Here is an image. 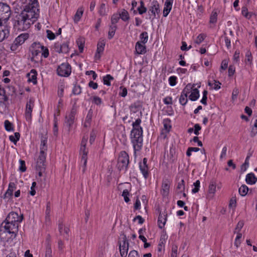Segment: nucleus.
<instances>
[{"label": "nucleus", "mask_w": 257, "mask_h": 257, "mask_svg": "<svg viewBox=\"0 0 257 257\" xmlns=\"http://www.w3.org/2000/svg\"><path fill=\"white\" fill-rule=\"evenodd\" d=\"M113 78L112 76H111L109 74H107L103 77V83H104V84L106 85L107 86H110L111 84L110 81L111 80H113Z\"/></svg>", "instance_id": "41"}, {"label": "nucleus", "mask_w": 257, "mask_h": 257, "mask_svg": "<svg viewBox=\"0 0 257 257\" xmlns=\"http://www.w3.org/2000/svg\"><path fill=\"white\" fill-rule=\"evenodd\" d=\"M38 5L37 1L34 0L31 4L26 5L21 12L27 20L30 21L32 24L36 21L39 16Z\"/></svg>", "instance_id": "2"}, {"label": "nucleus", "mask_w": 257, "mask_h": 257, "mask_svg": "<svg viewBox=\"0 0 257 257\" xmlns=\"http://www.w3.org/2000/svg\"><path fill=\"white\" fill-rule=\"evenodd\" d=\"M92 101L96 105H100L102 103L101 99L98 96H94Z\"/></svg>", "instance_id": "62"}, {"label": "nucleus", "mask_w": 257, "mask_h": 257, "mask_svg": "<svg viewBox=\"0 0 257 257\" xmlns=\"http://www.w3.org/2000/svg\"><path fill=\"white\" fill-rule=\"evenodd\" d=\"M200 181L199 180H197L195 183H194V188L192 190V192L193 193H196L198 192L200 187Z\"/></svg>", "instance_id": "51"}, {"label": "nucleus", "mask_w": 257, "mask_h": 257, "mask_svg": "<svg viewBox=\"0 0 257 257\" xmlns=\"http://www.w3.org/2000/svg\"><path fill=\"white\" fill-rule=\"evenodd\" d=\"M141 106L140 102L138 101L132 104L130 106V108L132 111L135 113L140 109Z\"/></svg>", "instance_id": "34"}, {"label": "nucleus", "mask_w": 257, "mask_h": 257, "mask_svg": "<svg viewBox=\"0 0 257 257\" xmlns=\"http://www.w3.org/2000/svg\"><path fill=\"white\" fill-rule=\"evenodd\" d=\"M245 57H246L245 59V64L251 66V65L252 64V57L251 56V53L250 51L248 50L246 52Z\"/></svg>", "instance_id": "35"}, {"label": "nucleus", "mask_w": 257, "mask_h": 257, "mask_svg": "<svg viewBox=\"0 0 257 257\" xmlns=\"http://www.w3.org/2000/svg\"><path fill=\"white\" fill-rule=\"evenodd\" d=\"M11 11L10 6L7 4L0 3V25L2 21H7L10 17Z\"/></svg>", "instance_id": "8"}, {"label": "nucleus", "mask_w": 257, "mask_h": 257, "mask_svg": "<svg viewBox=\"0 0 257 257\" xmlns=\"http://www.w3.org/2000/svg\"><path fill=\"white\" fill-rule=\"evenodd\" d=\"M149 11H150L152 15L154 16V18H156V15L160 13V6L158 2L154 0L151 4V6L149 8Z\"/></svg>", "instance_id": "14"}, {"label": "nucleus", "mask_w": 257, "mask_h": 257, "mask_svg": "<svg viewBox=\"0 0 257 257\" xmlns=\"http://www.w3.org/2000/svg\"><path fill=\"white\" fill-rule=\"evenodd\" d=\"M98 12H99V14L101 16H104L105 15L106 11H105V5L104 4H101L100 5Z\"/></svg>", "instance_id": "57"}, {"label": "nucleus", "mask_w": 257, "mask_h": 257, "mask_svg": "<svg viewBox=\"0 0 257 257\" xmlns=\"http://www.w3.org/2000/svg\"><path fill=\"white\" fill-rule=\"evenodd\" d=\"M129 156L125 151H121L119 153L117 160V167L119 171H126L129 164Z\"/></svg>", "instance_id": "5"}, {"label": "nucleus", "mask_w": 257, "mask_h": 257, "mask_svg": "<svg viewBox=\"0 0 257 257\" xmlns=\"http://www.w3.org/2000/svg\"><path fill=\"white\" fill-rule=\"evenodd\" d=\"M47 37L48 39L52 40L55 39V35L50 30H47Z\"/></svg>", "instance_id": "60"}, {"label": "nucleus", "mask_w": 257, "mask_h": 257, "mask_svg": "<svg viewBox=\"0 0 257 257\" xmlns=\"http://www.w3.org/2000/svg\"><path fill=\"white\" fill-rule=\"evenodd\" d=\"M249 157H250L249 156H247L245 159L244 163L241 165V168H240L241 172H243L245 171L247 169V167H248V166H249V161L248 160H249Z\"/></svg>", "instance_id": "42"}, {"label": "nucleus", "mask_w": 257, "mask_h": 257, "mask_svg": "<svg viewBox=\"0 0 257 257\" xmlns=\"http://www.w3.org/2000/svg\"><path fill=\"white\" fill-rule=\"evenodd\" d=\"M20 166L19 167V170L22 172H24L26 170V167L25 165V162L22 160H20L19 161Z\"/></svg>", "instance_id": "55"}, {"label": "nucleus", "mask_w": 257, "mask_h": 257, "mask_svg": "<svg viewBox=\"0 0 257 257\" xmlns=\"http://www.w3.org/2000/svg\"><path fill=\"white\" fill-rule=\"evenodd\" d=\"M177 247L173 246L172 248V253L171 257H177Z\"/></svg>", "instance_id": "64"}, {"label": "nucleus", "mask_w": 257, "mask_h": 257, "mask_svg": "<svg viewBox=\"0 0 257 257\" xmlns=\"http://www.w3.org/2000/svg\"><path fill=\"white\" fill-rule=\"evenodd\" d=\"M72 92L74 95L80 94L81 92V88L80 85H75Z\"/></svg>", "instance_id": "48"}, {"label": "nucleus", "mask_w": 257, "mask_h": 257, "mask_svg": "<svg viewBox=\"0 0 257 257\" xmlns=\"http://www.w3.org/2000/svg\"><path fill=\"white\" fill-rule=\"evenodd\" d=\"M237 235L235 240L234 244L237 247H238L241 243L240 238L242 237V234L240 232H237Z\"/></svg>", "instance_id": "50"}, {"label": "nucleus", "mask_w": 257, "mask_h": 257, "mask_svg": "<svg viewBox=\"0 0 257 257\" xmlns=\"http://www.w3.org/2000/svg\"><path fill=\"white\" fill-rule=\"evenodd\" d=\"M23 214L19 215L15 212H11L7 215L5 220L2 222L1 227H4L5 231L14 235V237L17 235L19 230V224L22 221Z\"/></svg>", "instance_id": "1"}, {"label": "nucleus", "mask_w": 257, "mask_h": 257, "mask_svg": "<svg viewBox=\"0 0 257 257\" xmlns=\"http://www.w3.org/2000/svg\"><path fill=\"white\" fill-rule=\"evenodd\" d=\"M169 162L170 163H174L177 159L175 148L172 147L170 149L169 153L168 155Z\"/></svg>", "instance_id": "28"}, {"label": "nucleus", "mask_w": 257, "mask_h": 257, "mask_svg": "<svg viewBox=\"0 0 257 257\" xmlns=\"http://www.w3.org/2000/svg\"><path fill=\"white\" fill-rule=\"evenodd\" d=\"M32 59H33L35 57H37L40 53H41V49L38 48H35L33 47V44L32 45Z\"/></svg>", "instance_id": "44"}, {"label": "nucleus", "mask_w": 257, "mask_h": 257, "mask_svg": "<svg viewBox=\"0 0 257 257\" xmlns=\"http://www.w3.org/2000/svg\"><path fill=\"white\" fill-rule=\"evenodd\" d=\"M76 111V109L72 108L69 116L66 117L65 124L69 129L74 123Z\"/></svg>", "instance_id": "16"}, {"label": "nucleus", "mask_w": 257, "mask_h": 257, "mask_svg": "<svg viewBox=\"0 0 257 257\" xmlns=\"http://www.w3.org/2000/svg\"><path fill=\"white\" fill-rule=\"evenodd\" d=\"M206 35L204 34H200L197 37L196 40L195 41V43L197 44H200L202 43L205 38H206Z\"/></svg>", "instance_id": "46"}, {"label": "nucleus", "mask_w": 257, "mask_h": 257, "mask_svg": "<svg viewBox=\"0 0 257 257\" xmlns=\"http://www.w3.org/2000/svg\"><path fill=\"white\" fill-rule=\"evenodd\" d=\"M169 82L171 86H175L177 83V77L175 76L170 77L169 78Z\"/></svg>", "instance_id": "56"}, {"label": "nucleus", "mask_w": 257, "mask_h": 257, "mask_svg": "<svg viewBox=\"0 0 257 257\" xmlns=\"http://www.w3.org/2000/svg\"><path fill=\"white\" fill-rule=\"evenodd\" d=\"M132 143L133 144V148L135 154L137 151H140L142 147L143 144V128L142 127H138V128H133L131 134Z\"/></svg>", "instance_id": "3"}, {"label": "nucleus", "mask_w": 257, "mask_h": 257, "mask_svg": "<svg viewBox=\"0 0 257 257\" xmlns=\"http://www.w3.org/2000/svg\"><path fill=\"white\" fill-rule=\"evenodd\" d=\"M45 257H52L51 245L47 243L46 248Z\"/></svg>", "instance_id": "47"}, {"label": "nucleus", "mask_w": 257, "mask_h": 257, "mask_svg": "<svg viewBox=\"0 0 257 257\" xmlns=\"http://www.w3.org/2000/svg\"><path fill=\"white\" fill-rule=\"evenodd\" d=\"M140 38L142 40L141 43L146 44L148 40V35L147 32H144L140 35Z\"/></svg>", "instance_id": "45"}, {"label": "nucleus", "mask_w": 257, "mask_h": 257, "mask_svg": "<svg viewBox=\"0 0 257 257\" xmlns=\"http://www.w3.org/2000/svg\"><path fill=\"white\" fill-rule=\"evenodd\" d=\"M119 88L121 90V91L119 92V95L123 97H125L127 93V89L123 86H120Z\"/></svg>", "instance_id": "58"}, {"label": "nucleus", "mask_w": 257, "mask_h": 257, "mask_svg": "<svg viewBox=\"0 0 257 257\" xmlns=\"http://www.w3.org/2000/svg\"><path fill=\"white\" fill-rule=\"evenodd\" d=\"M15 136H10L9 137V139L10 140L14 143V144L16 145L18 141L20 139V134L19 133H15Z\"/></svg>", "instance_id": "40"}, {"label": "nucleus", "mask_w": 257, "mask_h": 257, "mask_svg": "<svg viewBox=\"0 0 257 257\" xmlns=\"http://www.w3.org/2000/svg\"><path fill=\"white\" fill-rule=\"evenodd\" d=\"M57 74L60 76L67 77L71 72V66L68 63H64L58 66Z\"/></svg>", "instance_id": "9"}, {"label": "nucleus", "mask_w": 257, "mask_h": 257, "mask_svg": "<svg viewBox=\"0 0 257 257\" xmlns=\"http://www.w3.org/2000/svg\"><path fill=\"white\" fill-rule=\"evenodd\" d=\"M5 127L6 131L8 132L14 131L13 124L8 120H6L4 122Z\"/></svg>", "instance_id": "38"}, {"label": "nucleus", "mask_w": 257, "mask_h": 257, "mask_svg": "<svg viewBox=\"0 0 257 257\" xmlns=\"http://www.w3.org/2000/svg\"><path fill=\"white\" fill-rule=\"evenodd\" d=\"M147 161V159L145 158L143 159V163H140V169L145 179H147L149 176Z\"/></svg>", "instance_id": "17"}, {"label": "nucleus", "mask_w": 257, "mask_h": 257, "mask_svg": "<svg viewBox=\"0 0 257 257\" xmlns=\"http://www.w3.org/2000/svg\"><path fill=\"white\" fill-rule=\"evenodd\" d=\"M129 195V192L127 189H125L123 191L122 196L123 197L125 202H128L130 201V199L128 198Z\"/></svg>", "instance_id": "53"}, {"label": "nucleus", "mask_w": 257, "mask_h": 257, "mask_svg": "<svg viewBox=\"0 0 257 257\" xmlns=\"http://www.w3.org/2000/svg\"><path fill=\"white\" fill-rule=\"evenodd\" d=\"M191 92V94L189 96V98L192 101H196L198 99L199 97V91L197 88L193 89L190 91Z\"/></svg>", "instance_id": "29"}, {"label": "nucleus", "mask_w": 257, "mask_h": 257, "mask_svg": "<svg viewBox=\"0 0 257 257\" xmlns=\"http://www.w3.org/2000/svg\"><path fill=\"white\" fill-rule=\"evenodd\" d=\"M243 225H244V222L242 220H240L239 221L235 228V231L234 232H239V231H240V230L241 229V228H242V227L243 226Z\"/></svg>", "instance_id": "52"}, {"label": "nucleus", "mask_w": 257, "mask_h": 257, "mask_svg": "<svg viewBox=\"0 0 257 257\" xmlns=\"http://www.w3.org/2000/svg\"><path fill=\"white\" fill-rule=\"evenodd\" d=\"M105 45L104 40H100L97 44V51L98 53H102L104 51V47Z\"/></svg>", "instance_id": "37"}, {"label": "nucleus", "mask_w": 257, "mask_h": 257, "mask_svg": "<svg viewBox=\"0 0 257 257\" xmlns=\"http://www.w3.org/2000/svg\"><path fill=\"white\" fill-rule=\"evenodd\" d=\"M9 34V30L6 28L3 29L2 25H0V42L3 41L5 38L8 37Z\"/></svg>", "instance_id": "32"}, {"label": "nucleus", "mask_w": 257, "mask_h": 257, "mask_svg": "<svg viewBox=\"0 0 257 257\" xmlns=\"http://www.w3.org/2000/svg\"><path fill=\"white\" fill-rule=\"evenodd\" d=\"M164 128L162 130L160 137L165 139L167 137V134L170 132L171 128L170 124V120L169 118H166L163 120Z\"/></svg>", "instance_id": "13"}, {"label": "nucleus", "mask_w": 257, "mask_h": 257, "mask_svg": "<svg viewBox=\"0 0 257 257\" xmlns=\"http://www.w3.org/2000/svg\"><path fill=\"white\" fill-rule=\"evenodd\" d=\"M173 0H166L163 10V16L166 17L169 14L172 7Z\"/></svg>", "instance_id": "22"}, {"label": "nucleus", "mask_w": 257, "mask_h": 257, "mask_svg": "<svg viewBox=\"0 0 257 257\" xmlns=\"http://www.w3.org/2000/svg\"><path fill=\"white\" fill-rule=\"evenodd\" d=\"M248 191V188L245 185H242L238 190L239 193L242 196H245Z\"/></svg>", "instance_id": "39"}, {"label": "nucleus", "mask_w": 257, "mask_h": 257, "mask_svg": "<svg viewBox=\"0 0 257 257\" xmlns=\"http://www.w3.org/2000/svg\"><path fill=\"white\" fill-rule=\"evenodd\" d=\"M136 52L138 54H143L146 52V47L141 42L138 41L136 44Z\"/></svg>", "instance_id": "24"}, {"label": "nucleus", "mask_w": 257, "mask_h": 257, "mask_svg": "<svg viewBox=\"0 0 257 257\" xmlns=\"http://www.w3.org/2000/svg\"><path fill=\"white\" fill-rule=\"evenodd\" d=\"M16 186L14 182H10L7 192L4 194V198H9L12 196L13 191L16 189Z\"/></svg>", "instance_id": "26"}, {"label": "nucleus", "mask_w": 257, "mask_h": 257, "mask_svg": "<svg viewBox=\"0 0 257 257\" xmlns=\"http://www.w3.org/2000/svg\"><path fill=\"white\" fill-rule=\"evenodd\" d=\"M177 188L180 190V192H182L185 190V182L184 180H181L180 182L178 183Z\"/></svg>", "instance_id": "54"}, {"label": "nucleus", "mask_w": 257, "mask_h": 257, "mask_svg": "<svg viewBox=\"0 0 257 257\" xmlns=\"http://www.w3.org/2000/svg\"><path fill=\"white\" fill-rule=\"evenodd\" d=\"M141 119L140 118H138L136 120V121L133 123L132 125L133 126V128H138V127H141L140 126V123H141Z\"/></svg>", "instance_id": "61"}, {"label": "nucleus", "mask_w": 257, "mask_h": 257, "mask_svg": "<svg viewBox=\"0 0 257 257\" xmlns=\"http://www.w3.org/2000/svg\"><path fill=\"white\" fill-rule=\"evenodd\" d=\"M87 142V138L84 137L82 139L80 148V153L82 155L81 162L83 163V172H85L87 164L88 153V151L86 149Z\"/></svg>", "instance_id": "7"}, {"label": "nucleus", "mask_w": 257, "mask_h": 257, "mask_svg": "<svg viewBox=\"0 0 257 257\" xmlns=\"http://www.w3.org/2000/svg\"><path fill=\"white\" fill-rule=\"evenodd\" d=\"M28 81L32 82L34 84L37 83V71L35 69H32L29 73L27 74Z\"/></svg>", "instance_id": "23"}, {"label": "nucleus", "mask_w": 257, "mask_h": 257, "mask_svg": "<svg viewBox=\"0 0 257 257\" xmlns=\"http://www.w3.org/2000/svg\"><path fill=\"white\" fill-rule=\"evenodd\" d=\"M245 181L248 184H254L257 182V177L253 173H250L246 175Z\"/></svg>", "instance_id": "27"}, {"label": "nucleus", "mask_w": 257, "mask_h": 257, "mask_svg": "<svg viewBox=\"0 0 257 257\" xmlns=\"http://www.w3.org/2000/svg\"><path fill=\"white\" fill-rule=\"evenodd\" d=\"M33 104L31 100L27 102L25 111V117L27 121H30L32 118V112L33 108Z\"/></svg>", "instance_id": "20"}, {"label": "nucleus", "mask_w": 257, "mask_h": 257, "mask_svg": "<svg viewBox=\"0 0 257 257\" xmlns=\"http://www.w3.org/2000/svg\"><path fill=\"white\" fill-rule=\"evenodd\" d=\"M58 230L60 234L63 235L66 240H68L69 233L70 231L69 227L64 226L62 222L59 221L58 224Z\"/></svg>", "instance_id": "15"}, {"label": "nucleus", "mask_w": 257, "mask_h": 257, "mask_svg": "<svg viewBox=\"0 0 257 257\" xmlns=\"http://www.w3.org/2000/svg\"><path fill=\"white\" fill-rule=\"evenodd\" d=\"M120 18L119 15L117 14H113L111 18V23L112 25H114L117 23L119 20Z\"/></svg>", "instance_id": "49"}, {"label": "nucleus", "mask_w": 257, "mask_h": 257, "mask_svg": "<svg viewBox=\"0 0 257 257\" xmlns=\"http://www.w3.org/2000/svg\"><path fill=\"white\" fill-rule=\"evenodd\" d=\"M167 213L164 211V212H160L159 215L158 217V226L160 228H163L167 221Z\"/></svg>", "instance_id": "18"}, {"label": "nucleus", "mask_w": 257, "mask_h": 257, "mask_svg": "<svg viewBox=\"0 0 257 257\" xmlns=\"http://www.w3.org/2000/svg\"><path fill=\"white\" fill-rule=\"evenodd\" d=\"M14 28L18 30L24 31L29 29L32 24L30 21L27 20L21 13L13 19Z\"/></svg>", "instance_id": "4"}, {"label": "nucleus", "mask_w": 257, "mask_h": 257, "mask_svg": "<svg viewBox=\"0 0 257 257\" xmlns=\"http://www.w3.org/2000/svg\"><path fill=\"white\" fill-rule=\"evenodd\" d=\"M128 257H140L138 252L135 250H131L128 255Z\"/></svg>", "instance_id": "63"}, {"label": "nucleus", "mask_w": 257, "mask_h": 257, "mask_svg": "<svg viewBox=\"0 0 257 257\" xmlns=\"http://www.w3.org/2000/svg\"><path fill=\"white\" fill-rule=\"evenodd\" d=\"M46 151H40V155L37 161L36 170L38 172L39 176H42L43 173L45 172L46 169Z\"/></svg>", "instance_id": "6"}, {"label": "nucleus", "mask_w": 257, "mask_h": 257, "mask_svg": "<svg viewBox=\"0 0 257 257\" xmlns=\"http://www.w3.org/2000/svg\"><path fill=\"white\" fill-rule=\"evenodd\" d=\"M217 20V13L216 11H213L210 17V23L214 24L216 23Z\"/></svg>", "instance_id": "43"}, {"label": "nucleus", "mask_w": 257, "mask_h": 257, "mask_svg": "<svg viewBox=\"0 0 257 257\" xmlns=\"http://www.w3.org/2000/svg\"><path fill=\"white\" fill-rule=\"evenodd\" d=\"M54 48L55 51L59 53H67L69 50L67 42L62 44L57 42L54 44Z\"/></svg>", "instance_id": "12"}, {"label": "nucleus", "mask_w": 257, "mask_h": 257, "mask_svg": "<svg viewBox=\"0 0 257 257\" xmlns=\"http://www.w3.org/2000/svg\"><path fill=\"white\" fill-rule=\"evenodd\" d=\"M29 38V34L27 33L22 34L15 39L16 43L22 45L25 41Z\"/></svg>", "instance_id": "30"}, {"label": "nucleus", "mask_w": 257, "mask_h": 257, "mask_svg": "<svg viewBox=\"0 0 257 257\" xmlns=\"http://www.w3.org/2000/svg\"><path fill=\"white\" fill-rule=\"evenodd\" d=\"M47 142V138L42 137L41 138V143L40 146V151H46L47 150V146L46 145Z\"/></svg>", "instance_id": "36"}, {"label": "nucleus", "mask_w": 257, "mask_h": 257, "mask_svg": "<svg viewBox=\"0 0 257 257\" xmlns=\"http://www.w3.org/2000/svg\"><path fill=\"white\" fill-rule=\"evenodd\" d=\"M216 189V181L215 180L212 179L210 181L208 188V194L211 197H212L215 194Z\"/></svg>", "instance_id": "25"}, {"label": "nucleus", "mask_w": 257, "mask_h": 257, "mask_svg": "<svg viewBox=\"0 0 257 257\" xmlns=\"http://www.w3.org/2000/svg\"><path fill=\"white\" fill-rule=\"evenodd\" d=\"M170 186V183L168 180H165L163 181L161 193L163 196H167L169 194Z\"/></svg>", "instance_id": "21"}, {"label": "nucleus", "mask_w": 257, "mask_h": 257, "mask_svg": "<svg viewBox=\"0 0 257 257\" xmlns=\"http://www.w3.org/2000/svg\"><path fill=\"white\" fill-rule=\"evenodd\" d=\"M33 47L40 49L42 53V55L44 58H47L48 57L49 54L48 49L44 47V46L41 45L40 43H33Z\"/></svg>", "instance_id": "19"}, {"label": "nucleus", "mask_w": 257, "mask_h": 257, "mask_svg": "<svg viewBox=\"0 0 257 257\" xmlns=\"http://www.w3.org/2000/svg\"><path fill=\"white\" fill-rule=\"evenodd\" d=\"M77 43L78 45L79 51L80 53H82L83 51L84 42L82 40L79 39L77 41Z\"/></svg>", "instance_id": "59"}, {"label": "nucleus", "mask_w": 257, "mask_h": 257, "mask_svg": "<svg viewBox=\"0 0 257 257\" xmlns=\"http://www.w3.org/2000/svg\"><path fill=\"white\" fill-rule=\"evenodd\" d=\"M83 12L84 9L82 7L78 8L73 18L74 21L75 23H77L79 21L83 15Z\"/></svg>", "instance_id": "31"}, {"label": "nucleus", "mask_w": 257, "mask_h": 257, "mask_svg": "<svg viewBox=\"0 0 257 257\" xmlns=\"http://www.w3.org/2000/svg\"><path fill=\"white\" fill-rule=\"evenodd\" d=\"M119 16L120 19L122 21L125 22L130 19L129 14L127 11L124 9H122L121 13H119Z\"/></svg>", "instance_id": "33"}, {"label": "nucleus", "mask_w": 257, "mask_h": 257, "mask_svg": "<svg viewBox=\"0 0 257 257\" xmlns=\"http://www.w3.org/2000/svg\"><path fill=\"white\" fill-rule=\"evenodd\" d=\"M194 86V85H192L191 84H188L185 86L182 91L179 98V102L182 105H185L187 103L188 101V94L190 92Z\"/></svg>", "instance_id": "11"}, {"label": "nucleus", "mask_w": 257, "mask_h": 257, "mask_svg": "<svg viewBox=\"0 0 257 257\" xmlns=\"http://www.w3.org/2000/svg\"><path fill=\"white\" fill-rule=\"evenodd\" d=\"M122 244H119V251L121 257H126L129 247V243L127 240L126 235L122 233L121 234Z\"/></svg>", "instance_id": "10"}]
</instances>
